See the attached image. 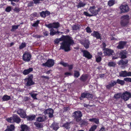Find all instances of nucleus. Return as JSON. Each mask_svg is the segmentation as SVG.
<instances>
[{
    "label": "nucleus",
    "instance_id": "f257e3e1",
    "mask_svg": "<svg viewBox=\"0 0 131 131\" xmlns=\"http://www.w3.org/2000/svg\"><path fill=\"white\" fill-rule=\"evenodd\" d=\"M63 41L60 43L59 50H64L66 52L70 51L71 45L74 43L72 38L69 36H64L60 38L56 39L55 40L54 42L58 44L60 41Z\"/></svg>",
    "mask_w": 131,
    "mask_h": 131
},
{
    "label": "nucleus",
    "instance_id": "f03ea898",
    "mask_svg": "<svg viewBox=\"0 0 131 131\" xmlns=\"http://www.w3.org/2000/svg\"><path fill=\"white\" fill-rule=\"evenodd\" d=\"M129 16L128 15L122 16L121 18V24L122 26L125 27L129 23Z\"/></svg>",
    "mask_w": 131,
    "mask_h": 131
},
{
    "label": "nucleus",
    "instance_id": "7ed1b4c3",
    "mask_svg": "<svg viewBox=\"0 0 131 131\" xmlns=\"http://www.w3.org/2000/svg\"><path fill=\"white\" fill-rule=\"evenodd\" d=\"M7 121L8 122L13 123L16 122L19 123L21 121L20 118L16 115H14L13 116L6 119Z\"/></svg>",
    "mask_w": 131,
    "mask_h": 131
},
{
    "label": "nucleus",
    "instance_id": "20e7f679",
    "mask_svg": "<svg viewBox=\"0 0 131 131\" xmlns=\"http://www.w3.org/2000/svg\"><path fill=\"white\" fill-rule=\"evenodd\" d=\"M96 7L95 6H90L89 9V11L92 14V16L96 15L100 11L101 8H99L96 9Z\"/></svg>",
    "mask_w": 131,
    "mask_h": 131
},
{
    "label": "nucleus",
    "instance_id": "39448f33",
    "mask_svg": "<svg viewBox=\"0 0 131 131\" xmlns=\"http://www.w3.org/2000/svg\"><path fill=\"white\" fill-rule=\"evenodd\" d=\"M82 116L81 112L79 111H75L73 113L72 115V117L77 122H79L81 120Z\"/></svg>",
    "mask_w": 131,
    "mask_h": 131
},
{
    "label": "nucleus",
    "instance_id": "423d86ee",
    "mask_svg": "<svg viewBox=\"0 0 131 131\" xmlns=\"http://www.w3.org/2000/svg\"><path fill=\"white\" fill-rule=\"evenodd\" d=\"M54 60L51 59H48L46 63H43L42 65L43 66L51 67L54 65Z\"/></svg>",
    "mask_w": 131,
    "mask_h": 131
},
{
    "label": "nucleus",
    "instance_id": "0eeeda50",
    "mask_svg": "<svg viewBox=\"0 0 131 131\" xmlns=\"http://www.w3.org/2000/svg\"><path fill=\"white\" fill-rule=\"evenodd\" d=\"M121 98L125 101H127L131 97V93L126 91L123 93L121 96Z\"/></svg>",
    "mask_w": 131,
    "mask_h": 131
},
{
    "label": "nucleus",
    "instance_id": "6e6552de",
    "mask_svg": "<svg viewBox=\"0 0 131 131\" xmlns=\"http://www.w3.org/2000/svg\"><path fill=\"white\" fill-rule=\"evenodd\" d=\"M32 78L33 75H31L28 78L25 79V80L27 82L26 85L27 86H29L34 84V82L32 81Z\"/></svg>",
    "mask_w": 131,
    "mask_h": 131
},
{
    "label": "nucleus",
    "instance_id": "1a4fd4ad",
    "mask_svg": "<svg viewBox=\"0 0 131 131\" xmlns=\"http://www.w3.org/2000/svg\"><path fill=\"white\" fill-rule=\"evenodd\" d=\"M31 56V54L28 52H25L23 55V59L26 62L30 61Z\"/></svg>",
    "mask_w": 131,
    "mask_h": 131
},
{
    "label": "nucleus",
    "instance_id": "9d476101",
    "mask_svg": "<svg viewBox=\"0 0 131 131\" xmlns=\"http://www.w3.org/2000/svg\"><path fill=\"white\" fill-rule=\"evenodd\" d=\"M119 8L121 13L127 12L129 11V7L126 4L121 5L120 6Z\"/></svg>",
    "mask_w": 131,
    "mask_h": 131
},
{
    "label": "nucleus",
    "instance_id": "9b49d317",
    "mask_svg": "<svg viewBox=\"0 0 131 131\" xmlns=\"http://www.w3.org/2000/svg\"><path fill=\"white\" fill-rule=\"evenodd\" d=\"M80 42L86 49H88L89 48L90 45V41L88 39L85 40H81Z\"/></svg>",
    "mask_w": 131,
    "mask_h": 131
},
{
    "label": "nucleus",
    "instance_id": "f8f14e48",
    "mask_svg": "<svg viewBox=\"0 0 131 131\" xmlns=\"http://www.w3.org/2000/svg\"><path fill=\"white\" fill-rule=\"evenodd\" d=\"M119 75L120 77H124L131 76V72H127L126 71H122L119 73Z\"/></svg>",
    "mask_w": 131,
    "mask_h": 131
},
{
    "label": "nucleus",
    "instance_id": "ddd939ff",
    "mask_svg": "<svg viewBox=\"0 0 131 131\" xmlns=\"http://www.w3.org/2000/svg\"><path fill=\"white\" fill-rule=\"evenodd\" d=\"M53 110L51 108H50L46 110L43 113L45 115L48 114L49 117L51 118L53 116Z\"/></svg>",
    "mask_w": 131,
    "mask_h": 131
},
{
    "label": "nucleus",
    "instance_id": "4468645a",
    "mask_svg": "<svg viewBox=\"0 0 131 131\" xmlns=\"http://www.w3.org/2000/svg\"><path fill=\"white\" fill-rule=\"evenodd\" d=\"M17 113L20 115L21 117L23 118H25L26 116L25 112L21 109H20L18 110Z\"/></svg>",
    "mask_w": 131,
    "mask_h": 131
},
{
    "label": "nucleus",
    "instance_id": "2eb2a0df",
    "mask_svg": "<svg viewBox=\"0 0 131 131\" xmlns=\"http://www.w3.org/2000/svg\"><path fill=\"white\" fill-rule=\"evenodd\" d=\"M83 53V56L88 59H90L92 57V56L90 53L88 51L85 50H83L82 51Z\"/></svg>",
    "mask_w": 131,
    "mask_h": 131
},
{
    "label": "nucleus",
    "instance_id": "dca6fc26",
    "mask_svg": "<svg viewBox=\"0 0 131 131\" xmlns=\"http://www.w3.org/2000/svg\"><path fill=\"white\" fill-rule=\"evenodd\" d=\"M127 42L124 41H120L118 43V45L117 46V48L119 49H123Z\"/></svg>",
    "mask_w": 131,
    "mask_h": 131
},
{
    "label": "nucleus",
    "instance_id": "f3484780",
    "mask_svg": "<svg viewBox=\"0 0 131 131\" xmlns=\"http://www.w3.org/2000/svg\"><path fill=\"white\" fill-rule=\"evenodd\" d=\"M116 84V81H111L106 86L107 89H110L111 88Z\"/></svg>",
    "mask_w": 131,
    "mask_h": 131
},
{
    "label": "nucleus",
    "instance_id": "a211bd4d",
    "mask_svg": "<svg viewBox=\"0 0 131 131\" xmlns=\"http://www.w3.org/2000/svg\"><path fill=\"white\" fill-rule=\"evenodd\" d=\"M128 60L127 59L125 60L121 59L119 61L118 63V65L121 66V67H123L128 63Z\"/></svg>",
    "mask_w": 131,
    "mask_h": 131
},
{
    "label": "nucleus",
    "instance_id": "6ab92c4d",
    "mask_svg": "<svg viewBox=\"0 0 131 131\" xmlns=\"http://www.w3.org/2000/svg\"><path fill=\"white\" fill-rule=\"evenodd\" d=\"M50 13L48 11L46 10L45 11H42L40 13V15L42 17L45 18L46 16L50 15Z\"/></svg>",
    "mask_w": 131,
    "mask_h": 131
},
{
    "label": "nucleus",
    "instance_id": "aec40b11",
    "mask_svg": "<svg viewBox=\"0 0 131 131\" xmlns=\"http://www.w3.org/2000/svg\"><path fill=\"white\" fill-rule=\"evenodd\" d=\"M127 52L125 50H121L119 53V55L121 56V58L122 59L126 58L127 56L126 55Z\"/></svg>",
    "mask_w": 131,
    "mask_h": 131
},
{
    "label": "nucleus",
    "instance_id": "412c9836",
    "mask_svg": "<svg viewBox=\"0 0 131 131\" xmlns=\"http://www.w3.org/2000/svg\"><path fill=\"white\" fill-rule=\"evenodd\" d=\"M91 35L94 37L96 38L97 39H100L101 38L100 34L97 31H94L91 34Z\"/></svg>",
    "mask_w": 131,
    "mask_h": 131
},
{
    "label": "nucleus",
    "instance_id": "4be33fe9",
    "mask_svg": "<svg viewBox=\"0 0 131 131\" xmlns=\"http://www.w3.org/2000/svg\"><path fill=\"white\" fill-rule=\"evenodd\" d=\"M104 54L105 55L108 56H111L113 52V50L109 49H106L105 51Z\"/></svg>",
    "mask_w": 131,
    "mask_h": 131
},
{
    "label": "nucleus",
    "instance_id": "5701e85b",
    "mask_svg": "<svg viewBox=\"0 0 131 131\" xmlns=\"http://www.w3.org/2000/svg\"><path fill=\"white\" fill-rule=\"evenodd\" d=\"M46 116L43 115L37 118V121L39 122H42L45 121L46 120Z\"/></svg>",
    "mask_w": 131,
    "mask_h": 131
},
{
    "label": "nucleus",
    "instance_id": "b1692460",
    "mask_svg": "<svg viewBox=\"0 0 131 131\" xmlns=\"http://www.w3.org/2000/svg\"><path fill=\"white\" fill-rule=\"evenodd\" d=\"M21 131H30L29 128L26 125H22L21 126Z\"/></svg>",
    "mask_w": 131,
    "mask_h": 131
},
{
    "label": "nucleus",
    "instance_id": "393cba45",
    "mask_svg": "<svg viewBox=\"0 0 131 131\" xmlns=\"http://www.w3.org/2000/svg\"><path fill=\"white\" fill-rule=\"evenodd\" d=\"M33 71V68H30L28 69L24 70L23 72V73L25 75H27Z\"/></svg>",
    "mask_w": 131,
    "mask_h": 131
},
{
    "label": "nucleus",
    "instance_id": "a878e982",
    "mask_svg": "<svg viewBox=\"0 0 131 131\" xmlns=\"http://www.w3.org/2000/svg\"><path fill=\"white\" fill-rule=\"evenodd\" d=\"M88 77V75L87 74H83L80 77V80L82 81H85L87 79Z\"/></svg>",
    "mask_w": 131,
    "mask_h": 131
},
{
    "label": "nucleus",
    "instance_id": "bb28decb",
    "mask_svg": "<svg viewBox=\"0 0 131 131\" xmlns=\"http://www.w3.org/2000/svg\"><path fill=\"white\" fill-rule=\"evenodd\" d=\"M34 124L37 127V128H41L43 127L42 124L38 122H35L34 123Z\"/></svg>",
    "mask_w": 131,
    "mask_h": 131
},
{
    "label": "nucleus",
    "instance_id": "cd10ccee",
    "mask_svg": "<svg viewBox=\"0 0 131 131\" xmlns=\"http://www.w3.org/2000/svg\"><path fill=\"white\" fill-rule=\"evenodd\" d=\"M51 127L55 130H57L59 128L58 124L55 123H53L52 124L51 126Z\"/></svg>",
    "mask_w": 131,
    "mask_h": 131
},
{
    "label": "nucleus",
    "instance_id": "c85d7f7f",
    "mask_svg": "<svg viewBox=\"0 0 131 131\" xmlns=\"http://www.w3.org/2000/svg\"><path fill=\"white\" fill-rule=\"evenodd\" d=\"M15 127L14 125H11L10 126H7V129L5 131H13Z\"/></svg>",
    "mask_w": 131,
    "mask_h": 131
},
{
    "label": "nucleus",
    "instance_id": "c756f323",
    "mask_svg": "<svg viewBox=\"0 0 131 131\" xmlns=\"http://www.w3.org/2000/svg\"><path fill=\"white\" fill-rule=\"evenodd\" d=\"M10 99V96L5 95H4L2 98L3 101H8Z\"/></svg>",
    "mask_w": 131,
    "mask_h": 131
},
{
    "label": "nucleus",
    "instance_id": "7c9ffc66",
    "mask_svg": "<svg viewBox=\"0 0 131 131\" xmlns=\"http://www.w3.org/2000/svg\"><path fill=\"white\" fill-rule=\"evenodd\" d=\"M89 120L90 121L94 122L97 124H98L99 123V119L98 118H92L90 119Z\"/></svg>",
    "mask_w": 131,
    "mask_h": 131
},
{
    "label": "nucleus",
    "instance_id": "2f4dec72",
    "mask_svg": "<svg viewBox=\"0 0 131 131\" xmlns=\"http://www.w3.org/2000/svg\"><path fill=\"white\" fill-rule=\"evenodd\" d=\"M36 117L35 115H29L26 117L27 119L29 121H31L34 119Z\"/></svg>",
    "mask_w": 131,
    "mask_h": 131
},
{
    "label": "nucleus",
    "instance_id": "473e14b6",
    "mask_svg": "<svg viewBox=\"0 0 131 131\" xmlns=\"http://www.w3.org/2000/svg\"><path fill=\"white\" fill-rule=\"evenodd\" d=\"M86 5V4L82 2H80L77 6L78 8H81L84 7Z\"/></svg>",
    "mask_w": 131,
    "mask_h": 131
},
{
    "label": "nucleus",
    "instance_id": "72a5a7b5",
    "mask_svg": "<svg viewBox=\"0 0 131 131\" xmlns=\"http://www.w3.org/2000/svg\"><path fill=\"white\" fill-rule=\"evenodd\" d=\"M60 32L58 31H57V32L53 29H52L50 30V35L53 36L56 34V33L59 34L60 33Z\"/></svg>",
    "mask_w": 131,
    "mask_h": 131
},
{
    "label": "nucleus",
    "instance_id": "f704fd0d",
    "mask_svg": "<svg viewBox=\"0 0 131 131\" xmlns=\"http://www.w3.org/2000/svg\"><path fill=\"white\" fill-rule=\"evenodd\" d=\"M52 25V27L54 28H57L60 26L59 23L58 22L53 23Z\"/></svg>",
    "mask_w": 131,
    "mask_h": 131
},
{
    "label": "nucleus",
    "instance_id": "c9c22d12",
    "mask_svg": "<svg viewBox=\"0 0 131 131\" xmlns=\"http://www.w3.org/2000/svg\"><path fill=\"white\" fill-rule=\"evenodd\" d=\"M116 84L117 83L120 84L121 85H123L125 83L124 81L122 80H120L119 79H118L116 82Z\"/></svg>",
    "mask_w": 131,
    "mask_h": 131
},
{
    "label": "nucleus",
    "instance_id": "e433bc0d",
    "mask_svg": "<svg viewBox=\"0 0 131 131\" xmlns=\"http://www.w3.org/2000/svg\"><path fill=\"white\" fill-rule=\"evenodd\" d=\"M115 4V1L114 0H110L108 2V5L110 6H111Z\"/></svg>",
    "mask_w": 131,
    "mask_h": 131
},
{
    "label": "nucleus",
    "instance_id": "4c0bfd02",
    "mask_svg": "<svg viewBox=\"0 0 131 131\" xmlns=\"http://www.w3.org/2000/svg\"><path fill=\"white\" fill-rule=\"evenodd\" d=\"M19 25H13L12 26V29H11V31H14L15 30L18 29V27L19 26Z\"/></svg>",
    "mask_w": 131,
    "mask_h": 131
},
{
    "label": "nucleus",
    "instance_id": "58836bf2",
    "mask_svg": "<svg viewBox=\"0 0 131 131\" xmlns=\"http://www.w3.org/2000/svg\"><path fill=\"white\" fill-rule=\"evenodd\" d=\"M29 94L31 95V97L34 99H37V98L36 97V96L38 95L37 94H34L31 92L29 93Z\"/></svg>",
    "mask_w": 131,
    "mask_h": 131
},
{
    "label": "nucleus",
    "instance_id": "ea45409f",
    "mask_svg": "<svg viewBox=\"0 0 131 131\" xmlns=\"http://www.w3.org/2000/svg\"><path fill=\"white\" fill-rule=\"evenodd\" d=\"M70 123L67 122L63 124V126L66 129H68L70 128Z\"/></svg>",
    "mask_w": 131,
    "mask_h": 131
},
{
    "label": "nucleus",
    "instance_id": "a19ab883",
    "mask_svg": "<svg viewBox=\"0 0 131 131\" xmlns=\"http://www.w3.org/2000/svg\"><path fill=\"white\" fill-rule=\"evenodd\" d=\"M108 65L110 67H114L116 65V63L113 62H110L108 63Z\"/></svg>",
    "mask_w": 131,
    "mask_h": 131
},
{
    "label": "nucleus",
    "instance_id": "79ce46f5",
    "mask_svg": "<svg viewBox=\"0 0 131 131\" xmlns=\"http://www.w3.org/2000/svg\"><path fill=\"white\" fill-rule=\"evenodd\" d=\"M86 93H82L80 97V100H82L83 99L85 98H86Z\"/></svg>",
    "mask_w": 131,
    "mask_h": 131
},
{
    "label": "nucleus",
    "instance_id": "37998d69",
    "mask_svg": "<svg viewBox=\"0 0 131 131\" xmlns=\"http://www.w3.org/2000/svg\"><path fill=\"white\" fill-rule=\"evenodd\" d=\"M96 61L97 62H100L102 60V58L100 56H96L95 57Z\"/></svg>",
    "mask_w": 131,
    "mask_h": 131
},
{
    "label": "nucleus",
    "instance_id": "c03bdc74",
    "mask_svg": "<svg viewBox=\"0 0 131 131\" xmlns=\"http://www.w3.org/2000/svg\"><path fill=\"white\" fill-rule=\"evenodd\" d=\"M97 126L96 125H94L92 126L90 129L89 131H94L96 129Z\"/></svg>",
    "mask_w": 131,
    "mask_h": 131
},
{
    "label": "nucleus",
    "instance_id": "a18cd8bd",
    "mask_svg": "<svg viewBox=\"0 0 131 131\" xmlns=\"http://www.w3.org/2000/svg\"><path fill=\"white\" fill-rule=\"evenodd\" d=\"M72 28L73 30H77L79 28L78 26L76 25H73Z\"/></svg>",
    "mask_w": 131,
    "mask_h": 131
},
{
    "label": "nucleus",
    "instance_id": "49530a36",
    "mask_svg": "<svg viewBox=\"0 0 131 131\" xmlns=\"http://www.w3.org/2000/svg\"><path fill=\"white\" fill-rule=\"evenodd\" d=\"M80 75V74L78 71H75L74 74V76L75 77L78 78Z\"/></svg>",
    "mask_w": 131,
    "mask_h": 131
},
{
    "label": "nucleus",
    "instance_id": "de8ad7c7",
    "mask_svg": "<svg viewBox=\"0 0 131 131\" xmlns=\"http://www.w3.org/2000/svg\"><path fill=\"white\" fill-rule=\"evenodd\" d=\"M93 95L92 94L89 93H86V98L88 99H92L93 98Z\"/></svg>",
    "mask_w": 131,
    "mask_h": 131
},
{
    "label": "nucleus",
    "instance_id": "09e8293b",
    "mask_svg": "<svg viewBox=\"0 0 131 131\" xmlns=\"http://www.w3.org/2000/svg\"><path fill=\"white\" fill-rule=\"evenodd\" d=\"M37 16V14L36 12L34 13L31 14L30 15V17L32 19H33V18H34Z\"/></svg>",
    "mask_w": 131,
    "mask_h": 131
},
{
    "label": "nucleus",
    "instance_id": "8fccbe9b",
    "mask_svg": "<svg viewBox=\"0 0 131 131\" xmlns=\"http://www.w3.org/2000/svg\"><path fill=\"white\" fill-rule=\"evenodd\" d=\"M121 95L120 93H118L117 94H115L114 96V98L115 99H118L121 96Z\"/></svg>",
    "mask_w": 131,
    "mask_h": 131
},
{
    "label": "nucleus",
    "instance_id": "3c124183",
    "mask_svg": "<svg viewBox=\"0 0 131 131\" xmlns=\"http://www.w3.org/2000/svg\"><path fill=\"white\" fill-rule=\"evenodd\" d=\"M39 22V20L37 21L34 24L32 25V26L35 27H37L38 25Z\"/></svg>",
    "mask_w": 131,
    "mask_h": 131
},
{
    "label": "nucleus",
    "instance_id": "603ef678",
    "mask_svg": "<svg viewBox=\"0 0 131 131\" xmlns=\"http://www.w3.org/2000/svg\"><path fill=\"white\" fill-rule=\"evenodd\" d=\"M11 10V7L10 6L7 7L5 9V11L7 12H9Z\"/></svg>",
    "mask_w": 131,
    "mask_h": 131
},
{
    "label": "nucleus",
    "instance_id": "864d4df0",
    "mask_svg": "<svg viewBox=\"0 0 131 131\" xmlns=\"http://www.w3.org/2000/svg\"><path fill=\"white\" fill-rule=\"evenodd\" d=\"M124 80L127 82H131V78H124Z\"/></svg>",
    "mask_w": 131,
    "mask_h": 131
},
{
    "label": "nucleus",
    "instance_id": "5fc2aeb1",
    "mask_svg": "<svg viewBox=\"0 0 131 131\" xmlns=\"http://www.w3.org/2000/svg\"><path fill=\"white\" fill-rule=\"evenodd\" d=\"M45 26L47 27L50 28L52 27V24H45Z\"/></svg>",
    "mask_w": 131,
    "mask_h": 131
},
{
    "label": "nucleus",
    "instance_id": "6e6d98bb",
    "mask_svg": "<svg viewBox=\"0 0 131 131\" xmlns=\"http://www.w3.org/2000/svg\"><path fill=\"white\" fill-rule=\"evenodd\" d=\"M83 13L86 16L89 17H91L92 16L90 14L87 12H84Z\"/></svg>",
    "mask_w": 131,
    "mask_h": 131
},
{
    "label": "nucleus",
    "instance_id": "4d7b16f0",
    "mask_svg": "<svg viewBox=\"0 0 131 131\" xmlns=\"http://www.w3.org/2000/svg\"><path fill=\"white\" fill-rule=\"evenodd\" d=\"M26 46V45L24 43H22L19 46V48L20 49H22Z\"/></svg>",
    "mask_w": 131,
    "mask_h": 131
},
{
    "label": "nucleus",
    "instance_id": "13d9d810",
    "mask_svg": "<svg viewBox=\"0 0 131 131\" xmlns=\"http://www.w3.org/2000/svg\"><path fill=\"white\" fill-rule=\"evenodd\" d=\"M60 64L62 65L63 66L65 67H66L68 66V64L67 63H64L63 62H61L60 63Z\"/></svg>",
    "mask_w": 131,
    "mask_h": 131
},
{
    "label": "nucleus",
    "instance_id": "bf43d9fd",
    "mask_svg": "<svg viewBox=\"0 0 131 131\" xmlns=\"http://www.w3.org/2000/svg\"><path fill=\"white\" fill-rule=\"evenodd\" d=\"M81 124L82 125H85L87 124V122L86 121L83 120L81 122Z\"/></svg>",
    "mask_w": 131,
    "mask_h": 131
},
{
    "label": "nucleus",
    "instance_id": "052dcab7",
    "mask_svg": "<svg viewBox=\"0 0 131 131\" xmlns=\"http://www.w3.org/2000/svg\"><path fill=\"white\" fill-rule=\"evenodd\" d=\"M86 32H88L91 33V31L90 28L88 27H87L86 28Z\"/></svg>",
    "mask_w": 131,
    "mask_h": 131
},
{
    "label": "nucleus",
    "instance_id": "680f3d73",
    "mask_svg": "<svg viewBox=\"0 0 131 131\" xmlns=\"http://www.w3.org/2000/svg\"><path fill=\"white\" fill-rule=\"evenodd\" d=\"M33 1L34 2V3L36 4H39L40 3V0H33Z\"/></svg>",
    "mask_w": 131,
    "mask_h": 131
},
{
    "label": "nucleus",
    "instance_id": "e2e57ef3",
    "mask_svg": "<svg viewBox=\"0 0 131 131\" xmlns=\"http://www.w3.org/2000/svg\"><path fill=\"white\" fill-rule=\"evenodd\" d=\"M73 65H68V64L67 66L68 67L69 70H71L73 68Z\"/></svg>",
    "mask_w": 131,
    "mask_h": 131
},
{
    "label": "nucleus",
    "instance_id": "0e129e2a",
    "mask_svg": "<svg viewBox=\"0 0 131 131\" xmlns=\"http://www.w3.org/2000/svg\"><path fill=\"white\" fill-rule=\"evenodd\" d=\"M43 34L45 36H47L48 35V32L47 31H43Z\"/></svg>",
    "mask_w": 131,
    "mask_h": 131
},
{
    "label": "nucleus",
    "instance_id": "69168bd1",
    "mask_svg": "<svg viewBox=\"0 0 131 131\" xmlns=\"http://www.w3.org/2000/svg\"><path fill=\"white\" fill-rule=\"evenodd\" d=\"M41 77L42 78H45L47 79H49V77L47 76H41Z\"/></svg>",
    "mask_w": 131,
    "mask_h": 131
},
{
    "label": "nucleus",
    "instance_id": "338daca9",
    "mask_svg": "<svg viewBox=\"0 0 131 131\" xmlns=\"http://www.w3.org/2000/svg\"><path fill=\"white\" fill-rule=\"evenodd\" d=\"M14 10L15 11L17 12H19V9L17 7L15 8Z\"/></svg>",
    "mask_w": 131,
    "mask_h": 131
},
{
    "label": "nucleus",
    "instance_id": "774afa93",
    "mask_svg": "<svg viewBox=\"0 0 131 131\" xmlns=\"http://www.w3.org/2000/svg\"><path fill=\"white\" fill-rule=\"evenodd\" d=\"M99 131H105V128L103 127H102Z\"/></svg>",
    "mask_w": 131,
    "mask_h": 131
}]
</instances>
